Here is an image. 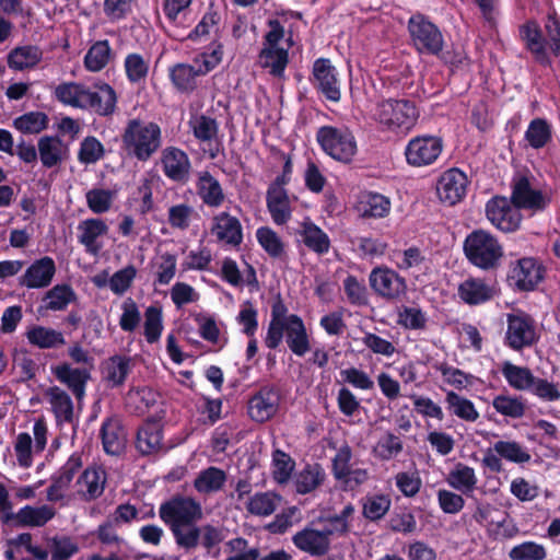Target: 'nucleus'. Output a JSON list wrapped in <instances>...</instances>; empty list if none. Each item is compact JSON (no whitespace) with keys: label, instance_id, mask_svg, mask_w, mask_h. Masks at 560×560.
I'll use <instances>...</instances> for the list:
<instances>
[{"label":"nucleus","instance_id":"f257e3e1","mask_svg":"<svg viewBox=\"0 0 560 560\" xmlns=\"http://www.w3.org/2000/svg\"><path fill=\"white\" fill-rule=\"evenodd\" d=\"M159 516L171 529L179 548L190 551L198 547L200 527L197 522L202 517V509L194 498L172 497L160 505Z\"/></svg>","mask_w":560,"mask_h":560},{"label":"nucleus","instance_id":"f03ea898","mask_svg":"<svg viewBox=\"0 0 560 560\" xmlns=\"http://www.w3.org/2000/svg\"><path fill=\"white\" fill-rule=\"evenodd\" d=\"M546 36L539 23L527 20L518 26V37L524 48L530 52L534 60L542 66L550 67L553 57L560 56V19L556 13L548 14L544 25Z\"/></svg>","mask_w":560,"mask_h":560},{"label":"nucleus","instance_id":"7ed1b4c3","mask_svg":"<svg viewBox=\"0 0 560 560\" xmlns=\"http://www.w3.org/2000/svg\"><path fill=\"white\" fill-rule=\"evenodd\" d=\"M161 128L156 122L130 119L121 135V148L128 156L147 162L161 147Z\"/></svg>","mask_w":560,"mask_h":560},{"label":"nucleus","instance_id":"20e7f679","mask_svg":"<svg viewBox=\"0 0 560 560\" xmlns=\"http://www.w3.org/2000/svg\"><path fill=\"white\" fill-rule=\"evenodd\" d=\"M463 252L472 266L487 271L497 269L504 255L499 241L485 230L469 233L463 243Z\"/></svg>","mask_w":560,"mask_h":560},{"label":"nucleus","instance_id":"39448f33","mask_svg":"<svg viewBox=\"0 0 560 560\" xmlns=\"http://www.w3.org/2000/svg\"><path fill=\"white\" fill-rule=\"evenodd\" d=\"M376 120L388 131L408 132L419 118L415 102L409 100H384L377 104Z\"/></svg>","mask_w":560,"mask_h":560},{"label":"nucleus","instance_id":"423d86ee","mask_svg":"<svg viewBox=\"0 0 560 560\" xmlns=\"http://www.w3.org/2000/svg\"><path fill=\"white\" fill-rule=\"evenodd\" d=\"M316 141L327 155L346 164L353 160L358 151L353 132L346 126L319 127L316 132Z\"/></svg>","mask_w":560,"mask_h":560},{"label":"nucleus","instance_id":"0eeeda50","mask_svg":"<svg viewBox=\"0 0 560 560\" xmlns=\"http://www.w3.org/2000/svg\"><path fill=\"white\" fill-rule=\"evenodd\" d=\"M283 337L288 348L298 357H304L311 350L305 324L298 314H290L289 323L267 332L265 345L270 350H275L281 345Z\"/></svg>","mask_w":560,"mask_h":560},{"label":"nucleus","instance_id":"6e6552de","mask_svg":"<svg viewBox=\"0 0 560 560\" xmlns=\"http://www.w3.org/2000/svg\"><path fill=\"white\" fill-rule=\"evenodd\" d=\"M369 284L375 295L387 301L398 302L407 294V281L387 266H376L369 275Z\"/></svg>","mask_w":560,"mask_h":560},{"label":"nucleus","instance_id":"1a4fd4ad","mask_svg":"<svg viewBox=\"0 0 560 560\" xmlns=\"http://www.w3.org/2000/svg\"><path fill=\"white\" fill-rule=\"evenodd\" d=\"M408 31L416 49L421 54L438 55L443 48L440 30L421 13L411 15Z\"/></svg>","mask_w":560,"mask_h":560},{"label":"nucleus","instance_id":"9d476101","mask_svg":"<svg viewBox=\"0 0 560 560\" xmlns=\"http://www.w3.org/2000/svg\"><path fill=\"white\" fill-rule=\"evenodd\" d=\"M544 265L534 257H523L511 262L508 282L522 292L534 291L545 278Z\"/></svg>","mask_w":560,"mask_h":560},{"label":"nucleus","instance_id":"9b49d317","mask_svg":"<svg viewBox=\"0 0 560 560\" xmlns=\"http://www.w3.org/2000/svg\"><path fill=\"white\" fill-rule=\"evenodd\" d=\"M504 343L514 351L529 348L538 341L535 320L524 312L509 314Z\"/></svg>","mask_w":560,"mask_h":560},{"label":"nucleus","instance_id":"f8f14e48","mask_svg":"<svg viewBox=\"0 0 560 560\" xmlns=\"http://www.w3.org/2000/svg\"><path fill=\"white\" fill-rule=\"evenodd\" d=\"M310 82L326 100L337 103L341 98L339 72L328 58H317L313 62Z\"/></svg>","mask_w":560,"mask_h":560},{"label":"nucleus","instance_id":"ddd939ff","mask_svg":"<svg viewBox=\"0 0 560 560\" xmlns=\"http://www.w3.org/2000/svg\"><path fill=\"white\" fill-rule=\"evenodd\" d=\"M443 141L440 137L423 135L410 139L405 148L408 165L422 167L433 164L442 153Z\"/></svg>","mask_w":560,"mask_h":560},{"label":"nucleus","instance_id":"4468645a","mask_svg":"<svg viewBox=\"0 0 560 560\" xmlns=\"http://www.w3.org/2000/svg\"><path fill=\"white\" fill-rule=\"evenodd\" d=\"M280 401V388L273 384L264 385L248 399V416L253 421L264 423L277 415Z\"/></svg>","mask_w":560,"mask_h":560},{"label":"nucleus","instance_id":"2eb2a0df","mask_svg":"<svg viewBox=\"0 0 560 560\" xmlns=\"http://www.w3.org/2000/svg\"><path fill=\"white\" fill-rule=\"evenodd\" d=\"M486 215L497 229L503 232L516 231L522 221L518 208L504 196H494L487 202Z\"/></svg>","mask_w":560,"mask_h":560},{"label":"nucleus","instance_id":"dca6fc26","mask_svg":"<svg viewBox=\"0 0 560 560\" xmlns=\"http://www.w3.org/2000/svg\"><path fill=\"white\" fill-rule=\"evenodd\" d=\"M511 201L514 206L525 210H544L547 200L540 190L534 189L529 179L524 176H515L512 180Z\"/></svg>","mask_w":560,"mask_h":560},{"label":"nucleus","instance_id":"f3484780","mask_svg":"<svg viewBox=\"0 0 560 560\" xmlns=\"http://www.w3.org/2000/svg\"><path fill=\"white\" fill-rule=\"evenodd\" d=\"M161 165L164 175L175 183L189 179L191 163L185 151L176 147H167L162 151Z\"/></svg>","mask_w":560,"mask_h":560},{"label":"nucleus","instance_id":"a211bd4d","mask_svg":"<svg viewBox=\"0 0 560 560\" xmlns=\"http://www.w3.org/2000/svg\"><path fill=\"white\" fill-rule=\"evenodd\" d=\"M97 91L85 85L81 109H91L100 116H109L115 112L117 95L108 83L96 84Z\"/></svg>","mask_w":560,"mask_h":560},{"label":"nucleus","instance_id":"6ab92c4d","mask_svg":"<svg viewBox=\"0 0 560 560\" xmlns=\"http://www.w3.org/2000/svg\"><path fill=\"white\" fill-rule=\"evenodd\" d=\"M103 450L108 455H120L125 450L127 434L122 421L117 415L103 420L100 429Z\"/></svg>","mask_w":560,"mask_h":560},{"label":"nucleus","instance_id":"aec40b11","mask_svg":"<svg viewBox=\"0 0 560 560\" xmlns=\"http://www.w3.org/2000/svg\"><path fill=\"white\" fill-rule=\"evenodd\" d=\"M51 373L71 390L78 401L84 398L86 384L91 378L89 369L72 368L70 363L63 362L51 366Z\"/></svg>","mask_w":560,"mask_h":560},{"label":"nucleus","instance_id":"412c9836","mask_svg":"<svg viewBox=\"0 0 560 560\" xmlns=\"http://www.w3.org/2000/svg\"><path fill=\"white\" fill-rule=\"evenodd\" d=\"M56 273L55 260L44 256L33 261L20 278V284L27 289H42L50 285Z\"/></svg>","mask_w":560,"mask_h":560},{"label":"nucleus","instance_id":"4be33fe9","mask_svg":"<svg viewBox=\"0 0 560 560\" xmlns=\"http://www.w3.org/2000/svg\"><path fill=\"white\" fill-rule=\"evenodd\" d=\"M211 232L219 242L237 247L243 243L244 234L238 218L222 211L213 217Z\"/></svg>","mask_w":560,"mask_h":560},{"label":"nucleus","instance_id":"5701e85b","mask_svg":"<svg viewBox=\"0 0 560 560\" xmlns=\"http://www.w3.org/2000/svg\"><path fill=\"white\" fill-rule=\"evenodd\" d=\"M136 447L141 455L158 453L163 447V425L160 421L149 418L137 431Z\"/></svg>","mask_w":560,"mask_h":560},{"label":"nucleus","instance_id":"b1692460","mask_svg":"<svg viewBox=\"0 0 560 560\" xmlns=\"http://www.w3.org/2000/svg\"><path fill=\"white\" fill-rule=\"evenodd\" d=\"M107 477L101 467H88L77 480L78 494L85 502H91L103 495Z\"/></svg>","mask_w":560,"mask_h":560},{"label":"nucleus","instance_id":"393cba45","mask_svg":"<svg viewBox=\"0 0 560 560\" xmlns=\"http://www.w3.org/2000/svg\"><path fill=\"white\" fill-rule=\"evenodd\" d=\"M292 541L299 550L314 557H323L330 549V539L327 537L325 530L310 527L298 532L292 537Z\"/></svg>","mask_w":560,"mask_h":560},{"label":"nucleus","instance_id":"a878e982","mask_svg":"<svg viewBox=\"0 0 560 560\" xmlns=\"http://www.w3.org/2000/svg\"><path fill=\"white\" fill-rule=\"evenodd\" d=\"M266 206L275 224L284 225L292 218V207L287 189L268 187L266 192Z\"/></svg>","mask_w":560,"mask_h":560},{"label":"nucleus","instance_id":"bb28decb","mask_svg":"<svg viewBox=\"0 0 560 560\" xmlns=\"http://www.w3.org/2000/svg\"><path fill=\"white\" fill-rule=\"evenodd\" d=\"M173 88L182 94H191L198 88V78L202 77L198 69L187 62H177L167 70Z\"/></svg>","mask_w":560,"mask_h":560},{"label":"nucleus","instance_id":"cd10ccee","mask_svg":"<svg viewBox=\"0 0 560 560\" xmlns=\"http://www.w3.org/2000/svg\"><path fill=\"white\" fill-rule=\"evenodd\" d=\"M45 397L50 404L56 423H72L74 420L73 402L70 395L59 386H50L45 390Z\"/></svg>","mask_w":560,"mask_h":560},{"label":"nucleus","instance_id":"c85d7f7f","mask_svg":"<svg viewBox=\"0 0 560 560\" xmlns=\"http://www.w3.org/2000/svg\"><path fill=\"white\" fill-rule=\"evenodd\" d=\"M196 188L203 205L210 208H220L223 205L225 200L223 188L210 172L203 171L199 174Z\"/></svg>","mask_w":560,"mask_h":560},{"label":"nucleus","instance_id":"c756f323","mask_svg":"<svg viewBox=\"0 0 560 560\" xmlns=\"http://www.w3.org/2000/svg\"><path fill=\"white\" fill-rule=\"evenodd\" d=\"M459 298L469 305H479L492 299L493 290L483 279L469 277L457 287Z\"/></svg>","mask_w":560,"mask_h":560},{"label":"nucleus","instance_id":"7c9ffc66","mask_svg":"<svg viewBox=\"0 0 560 560\" xmlns=\"http://www.w3.org/2000/svg\"><path fill=\"white\" fill-rule=\"evenodd\" d=\"M130 362L131 359L126 355L115 354L109 357L102 368L104 381H106L112 388L124 385L131 371Z\"/></svg>","mask_w":560,"mask_h":560},{"label":"nucleus","instance_id":"2f4dec72","mask_svg":"<svg viewBox=\"0 0 560 560\" xmlns=\"http://www.w3.org/2000/svg\"><path fill=\"white\" fill-rule=\"evenodd\" d=\"M43 58L42 49L36 45H24L13 48L7 57L10 69L23 71L36 67Z\"/></svg>","mask_w":560,"mask_h":560},{"label":"nucleus","instance_id":"473e14b6","mask_svg":"<svg viewBox=\"0 0 560 560\" xmlns=\"http://www.w3.org/2000/svg\"><path fill=\"white\" fill-rule=\"evenodd\" d=\"M37 150L43 166L51 168L63 161L66 148L58 136H43L38 139Z\"/></svg>","mask_w":560,"mask_h":560},{"label":"nucleus","instance_id":"72a5a7b5","mask_svg":"<svg viewBox=\"0 0 560 560\" xmlns=\"http://www.w3.org/2000/svg\"><path fill=\"white\" fill-rule=\"evenodd\" d=\"M25 336L30 345L39 349H56L66 343L61 331L40 325L28 328Z\"/></svg>","mask_w":560,"mask_h":560},{"label":"nucleus","instance_id":"f704fd0d","mask_svg":"<svg viewBox=\"0 0 560 560\" xmlns=\"http://www.w3.org/2000/svg\"><path fill=\"white\" fill-rule=\"evenodd\" d=\"M326 474L319 464H306L294 478L296 492L307 494L317 489L325 480Z\"/></svg>","mask_w":560,"mask_h":560},{"label":"nucleus","instance_id":"c9c22d12","mask_svg":"<svg viewBox=\"0 0 560 560\" xmlns=\"http://www.w3.org/2000/svg\"><path fill=\"white\" fill-rule=\"evenodd\" d=\"M501 373L510 387L521 392H528L535 377L529 368L516 365L510 361L502 363Z\"/></svg>","mask_w":560,"mask_h":560},{"label":"nucleus","instance_id":"e433bc0d","mask_svg":"<svg viewBox=\"0 0 560 560\" xmlns=\"http://www.w3.org/2000/svg\"><path fill=\"white\" fill-rule=\"evenodd\" d=\"M225 481V471L219 467L210 466L197 475L194 480V488L199 493H214L224 487Z\"/></svg>","mask_w":560,"mask_h":560},{"label":"nucleus","instance_id":"4c0bfd02","mask_svg":"<svg viewBox=\"0 0 560 560\" xmlns=\"http://www.w3.org/2000/svg\"><path fill=\"white\" fill-rule=\"evenodd\" d=\"M78 230L82 232L79 242L85 246L86 252L96 254L100 250L96 240L105 235L108 228L102 219H86L80 222Z\"/></svg>","mask_w":560,"mask_h":560},{"label":"nucleus","instance_id":"58836bf2","mask_svg":"<svg viewBox=\"0 0 560 560\" xmlns=\"http://www.w3.org/2000/svg\"><path fill=\"white\" fill-rule=\"evenodd\" d=\"M55 516V511L48 505L34 508L25 505L16 513V525L20 527H42Z\"/></svg>","mask_w":560,"mask_h":560},{"label":"nucleus","instance_id":"ea45409f","mask_svg":"<svg viewBox=\"0 0 560 560\" xmlns=\"http://www.w3.org/2000/svg\"><path fill=\"white\" fill-rule=\"evenodd\" d=\"M301 236L304 245L317 255H325L330 249L328 234L313 222L303 224Z\"/></svg>","mask_w":560,"mask_h":560},{"label":"nucleus","instance_id":"a19ab883","mask_svg":"<svg viewBox=\"0 0 560 560\" xmlns=\"http://www.w3.org/2000/svg\"><path fill=\"white\" fill-rule=\"evenodd\" d=\"M262 68H268L271 75L281 78L289 63V52L284 48L264 47L259 54Z\"/></svg>","mask_w":560,"mask_h":560},{"label":"nucleus","instance_id":"79ce46f5","mask_svg":"<svg viewBox=\"0 0 560 560\" xmlns=\"http://www.w3.org/2000/svg\"><path fill=\"white\" fill-rule=\"evenodd\" d=\"M362 515L370 522L382 520L392 506L389 495L384 493L368 494L361 499Z\"/></svg>","mask_w":560,"mask_h":560},{"label":"nucleus","instance_id":"37998d69","mask_svg":"<svg viewBox=\"0 0 560 560\" xmlns=\"http://www.w3.org/2000/svg\"><path fill=\"white\" fill-rule=\"evenodd\" d=\"M524 138L530 148L539 150L551 141L552 127L545 118H534L530 120Z\"/></svg>","mask_w":560,"mask_h":560},{"label":"nucleus","instance_id":"c03bdc74","mask_svg":"<svg viewBox=\"0 0 560 560\" xmlns=\"http://www.w3.org/2000/svg\"><path fill=\"white\" fill-rule=\"evenodd\" d=\"M493 451L503 459L517 465L527 464L532 459L529 450L517 441H497Z\"/></svg>","mask_w":560,"mask_h":560},{"label":"nucleus","instance_id":"a18cd8bd","mask_svg":"<svg viewBox=\"0 0 560 560\" xmlns=\"http://www.w3.org/2000/svg\"><path fill=\"white\" fill-rule=\"evenodd\" d=\"M360 211L365 218H385L390 211V200L378 192H368L360 201Z\"/></svg>","mask_w":560,"mask_h":560},{"label":"nucleus","instance_id":"49530a36","mask_svg":"<svg viewBox=\"0 0 560 560\" xmlns=\"http://www.w3.org/2000/svg\"><path fill=\"white\" fill-rule=\"evenodd\" d=\"M194 137L202 142L209 143L217 140L219 133V124L215 118L201 114L189 121Z\"/></svg>","mask_w":560,"mask_h":560},{"label":"nucleus","instance_id":"de8ad7c7","mask_svg":"<svg viewBox=\"0 0 560 560\" xmlns=\"http://www.w3.org/2000/svg\"><path fill=\"white\" fill-rule=\"evenodd\" d=\"M85 85L77 82H62L54 90L55 98L63 105L81 108Z\"/></svg>","mask_w":560,"mask_h":560},{"label":"nucleus","instance_id":"09e8293b","mask_svg":"<svg viewBox=\"0 0 560 560\" xmlns=\"http://www.w3.org/2000/svg\"><path fill=\"white\" fill-rule=\"evenodd\" d=\"M75 299V293L70 284H56L46 292L44 302L47 310L62 311Z\"/></svg>","mask_w":560,"mask_h":560},{"label":"nucleus","instance_id":"8fccbe9b","mask_svg":"<svg viewBox=\"0 0 560 560\" xmlns=\"http://www.w3.org/2000/svg\"><path fill=\"white\" fill-rule=\"evenodd\" d=\"M256 238L261 248L273 259L284 255V243L269 226H260L256 231Z\"/></svg>","mask_w":560,"mask_h":560},{"label":"nucleus","instance_id":"3c124183","mask_svg":"<svg viewBox=\"0 0 560 560\" xmlns=\"http://www.w3.org/2000/svg\"><path fill=\"white\" fill-rule=\"evenodd\" d=\"M110 46L108 40H100L93 44L84 57V66L90 71H101L105 68L110 57Z\"/></svg>","mask_w":560,"mask_h":560},{"label":"nucleus","instance_id":"603ef678","mask_svg":"<svg viewBox=\"0 0 560 560\" xmlns=\"http://www.w3.org/2000/svg\"><path fill=\"white\" fill-rule=\"evenodd\" d=\"M124 67L127 80L130 83H139L147 79L150 61L138 52H131L126 56Z\"/></svg>","mask_w":560,"mask_h":560},{"label":"nucleus","instance_id":"864d4df0","mask_svg":"<svg viewBox=\"0 0 560 560\" xmlns=\"http://www.w3.org/2000/svg\"><path fill=\"white\" fill-rule=\"evenodd\" d=\"M492 406L497 412L512 419L522 418L526 411L523 398L516 396L498 395L493 398Z\"/></svg>","mask_w":560,"mask_h":560},{"label":"nucleus","instance_id":"5fc2aeb1","mask_svg":"<svg viewBox=\"0 0 560 560\" xmlns=\"http://www.w3.org/2000/svg\"><path fill=\"white\" fill-rule=\"evenodd\" d=\"M272 466L273 480L279 485H285L291 479L295 462L288 453L276 450L272 453Z\"/></svg>","mask_w":560,"mask_h":560},{"label":"nucleus","instance_id":"6e6d98bb","mask_svg":"<svg viewBox=\"0 0 560 560\" xmlns=\"http://www.w3.org/2000/svg\"><path fill=\"white\" fill-rule=\"evenodd\" d=\"M48 116L43 112H28L13 120V126L23 133H39L48 127Z\"/></svg>","mask_w":560,"mask_h":560},{"label":"nucleus","instance_id":"4d7b16f0","mask_svg":"<svg viewBox=\"0 0 560 560\" xmlns=\"http://www.w3.org/2000/svg\"><path fill=\"white\" fill-rule=\"evenodd\" d=\"M223 45L213 42L208 51H202L194 57V63L198 65L197 69L203 77L214 70L222 61Z\"/></svg>","mask_w":560,"mask_h":560},{"label":"nucleus","instance_id":"13d9d810","mask_svg":"<svg viewBox=\"0 0 560 560\" xmlns=\"http://www.w3.org/2000/svg\"><path fill=\"white\" fill-rule=\"evenodd\" d=\"M105 148L103 143L94 136L85 137L78 151V160L81 164H94L104 158Z\"/></svg>","mask_w":560,"mask_h":560},{"label":"nucleus","instance_id":"bf43d9fd","mask_svg":"<svg viewBox=\"0 0 560 560\" xmlns=\"http://www.w3.org/2000/svg\"><path fill=\"white\" fill-rule=\"evenodd\" d=\"M343 290L351 305L365 306L369 304V293L363 281H359L353 275H348L343 280Z\"/></svg>","mask_w":560,"mask_h":560},{"label":"nucleus","instance_id":"052dcab7","mask_svg":"<svg viewBox=\"0 0 560 560\" xmlns=\"http://www.w3.org/2000/svg\"><path fill=\"white\" fill-rule=\"evenodd\" d=\"M163 330L162 310L149 306L144 312V337L149 343L159 341Z\"/></svg>","mask_w":560,"mask_h":560},{"label":"nucleus","instance_id":"680f3d73","mask_svg":"<svg viewBox=\"0 0 560 560\" xmlns=\"http://www.w3.org/2000/svg\"><path fill=\"white\" fill-rule=\"evenodd\" d=\"M278 497L270 492H257L249 498L247 511L257 516H268L276 511V499Z\"/></svg>","mask_w":560,"mask_h":560},{"label":"nucleus","instance_id":"e2e57ef3","mask_svg":"<svg viewBox=\"0 0 560 560\" xmlns=\"http://www.w3.org/2000/svg\"><path fill=\"white\" fill-rule=\"evenodd\" d=\"M436 194L442 203L455 205V167L446 170L436 182Z\"/></svg>","mask_w":560,"mask_h":560},{"label":"nucleus","instance_id":"0e129e2a","mask_svg":"<svg viewBox=\"0 0 560 560\" xmlns=\"http://www.w3.org/2000/svg\"><path fill=\"white\" fill-rule=\"evenodd\" d=\"M512 560H544L547 557L542 545L534 541H525L514 546L509 552Z\"/></svg>","mask_w":560,"mask_h":560},{"label":"nucleus","instance_id":"69168bd1","mask_svg":"<svg viewBox=\"0 0 560 560\" xmlns=\"http://www.w3.org/2000/svg\"><path fill=\"white\" fill-rule=\"evenodd\" d=\"M404 448L401 440L392 432H387L384 438H382L376 446L374 447V453L382 460H389L396 457Z\"/></svg>","mask_w":560,"mask_h":560},{"label":"nucleus","instance_id":"338daca9","mask_svg":"<svg viewBox=\"0 0 560 560\" xmlns=\"http://www.w3.org/2000/svg\"><path fill=\"white\" fill-rule=\"evenodd\" d=\"M528 392L542 401L553 402L560 400V389L558 385L549 382L547 378L535 376Z\"/></svg>","mask_w":560,"mask_h":560},{"label":"nucleus","instance_id":"774afa93","mask_svg":"<svg viewBox=\"0 0 560 560\" xmlns=\"http://www.w3.org/2000/svg\"><path fill=\"white\" fill-rule=\"evenodd\" d=\"M228 550L233 552V556L228 557L225 560H258L259 549L248 548V541L243 537L230 539L225 544Z\"/></svg>","mask_w":560,"mask_h":560}]
</instances>
